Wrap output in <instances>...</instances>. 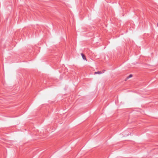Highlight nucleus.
I'll list each match as a JSON object with an SVG mask.
<instances>
[{
    "instance_id": "obj_1",
    "label": "nucleus",
    "mask_w": 158,
    "mask_h": 158,
    "mask_svg": "<svg viewBox=\"0 0 158 158\" xmlns=\"http://www.w3.org/2000/svg\"><path fill=\"white\" fill-rule=\"evenodd\" d=\"M104 72V70H103V72H95L94 73V74H101L102 73H103Z\"/></svg>"
},
{
    "instance_id": "obj_2",
    "label": "nucleus",
    "mask_w": 158,
    "mask_h": 158,
    "mask_svg": "<svg viewBox=\"0 0 158 158\" xmlns=\"http://www.w3.org/2000/svg\"><path fill=\"white\" fill-rule=\"evenodd\" d=\"M81 55L83 59L84 60H86V59L85 55L83 53H81Z\"/></svg>"
},
{
    "instance_id": "obj_3",
    "label": "nucleus",
    "mask_w": 158,
    "mask_h": 158,
    "mask_svg": "<svg viewBox=\"0 0 158 158\" xmlns=\"http://www.w3.org/2000/svg\"><path fill=\"white\" fill-rule=\"evenodd\" d=\"M132 77V75L131 74V75H129V76L127 78V79H129V78H131Z\"/></svg>"
},
{
    "instance_id": "obj_4",
    "label": "nucleus",
    "mask_w": 158,
    "mask_h": 158,
    "mask_svg": "<svg viewBox=\"0 0 158 158\" xmlns=\"http://www.w3.org/2000/svg\"><path fill=\"white\" fill-rule=\"evenodd\" d=\"M157 27H158V22L157 23Z\"/></svg>"
}]
</instances>
